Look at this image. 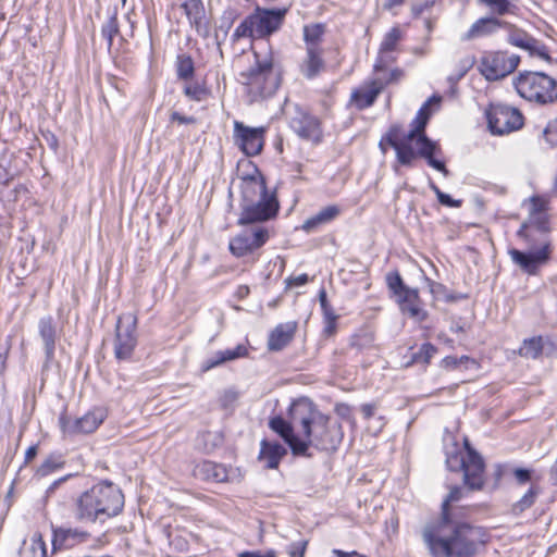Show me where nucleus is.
Instances as JSON below:
<instances>
[{
  "label": "nucleus",
  "mask_w": 557,
  "mask_h": 557,
  "mask_svg": "<svg viewBox=\"0 0 557 557\" xmlns=\"http://www.w3.org/2000/svg\"><path fill=\"white\" fill-rule=\"evenodd\" d=\"M104 419V410L97 408L75 420L63 414L60 417L59 422L64 434L74 435L92 433Z\"/></svg>",
  "instance_id": "2eb2a0df"
},
{
  "label": "nucleus",
  "mask_w": 557,
  "mask_h": 557,
  "mask_svg": "<svg viewBox=\"0 0 557 557\" xmlns=\"http://www.w3.org/2000/svg\"><path fill=\"white\" fill-rule=\"evenodd\" d=\"M549 232L547 213L529 214L528 219L521 224L517 236L525 242L528 250L521 251L511 248L508 250V255L522 272L536 275L541 267L549 261L552 255Z\"/></svg>",
  "instance_id": "7ed1b4c3"
},
{
  "label": "nucleus",
  "mask_w": 557,
  "mask_h": 557,
  "mask_svg": "<svg viewBox=\"0 0 557 557\" xmlns=\"http://www.w3.org/2000/svg\"><path fill=\"white\" fill-rule=\"evenodd\" d=\"M332 557H362V556L360 554H358L357 552L346 553V552H343L339 549H333Z\"/></svg>",
  "instance_id": "69168bd1"
},
{
  "label": "nucleus",
  "mask_w": 557,
  "mask_h": 557,
  "mask_svg": "<svg viewBox=\"0 0 557 557\" xmlns=\"http://www.w3.org/2000/svg\"><path fill=\"white\" fill-rule=\"evenodd\" d=\"M429 282V288H430V292L434 295V296H445L446 300L447 301H451L454 300V298L451 296H448L446 295V287L441 284V283H436L434 281H431V280H428Z\"/></svg>",
  "instance_id": "864d4df0"
},
{
  "label": "nucleus",
  "mask_w": 557,
  "mask_h": 557,
  "mask_svg": "<svg viewBox=\"0 0 557 557\" xmlns=\"http://www.w3.org/2000/svg\"><path fill=\"white\" fill-rule=\"evenodd\" d=\"M515 476L519 484H524L531 479V472L527 469L518 468L515 470Z\"/></svg>",
  "instance_id": "13d9d810"
},
{
  "label": "nucleus",
  "mask_w": 557,
  "mask_h": 557,
  "mask_svg": "<svg viewBox=\"0 0 557 557\" xmlns=\"http://www.w3.org/2000/svg\"><path fill=\"white\" fill-rule=\"evenodd\" d=\"M184 94L191 100L200 101L206 95V90L199 84H187L184 87Z\"/></svg>",
  "instance_id": "09e8293b"
},
{
  "label": "nucleus",
  "mask_w": 557,
  "mask_h": 557,
  "mask_svg": "<svg viewBox=\"0 0 557 557\" xmlns=\"http://www.w3.org/2000/svg\"><path fill=\"white\" fill-rule=\"evenodd\" d=\"M467 461L463 467V482L470 490H481L484 485V461L483 458L465 441Z\"/></svg>",
  "instance_id": "a211bd4d"
},
{
  "label": "nucleus",
  "mask_w": 557,
  "mask_h": 557,
  "mask_svg": "<svg viewBox=\"0 0 557 557\" xmlns=\"http://www.w3.org/2000/svg\"><path fill=\"white\" fill-rule=\"evenodd\" d=\"M467 461V454L463 455L461 451L447 453L446 466L451 471L463 470Z\"/></svg>",
  "instance_id": "a18cd8bd"
},
{
  "label": "nucleus",
  "mask_w": 557,
  "mask_h": 557,
  "mask_svg": "<svg viewBox=\"0 0 557 557\" xmlns=\"http://www.w3.org/2000/svg\"><path fill=\"white\" fill-rule=\"evenodd\" d=\"M269 428L276 433L290 448L295 456H307V444L301 442L299 435L300 425H295L293 420L286 421L281 416L270 419Z\"/></svg>",
  "instance_id": "4468645a"
},
{
  "label": "nucleus",
  "mask_w": 557,
  "mask_h": 557,
  "mask_svg": "<svg viewBox=\"0 0 557 557\" xmlns=\"http://www.w3.org/2000/svg\"><path fill=\"white\" fill-rule=\"evenodd\" d=\"M289 418L295 425H300L299 435L301 442L307 444V450L310 446L321 450L336 449L343 440L341 423H331L330 417L308 399L294 401Z\"/></svg>",
  "instance_id": "20e7f679"
},
{
  "label": "nucleus",
  "mask_w": 557,
  "mask_h": 557,
  "mask_svg": "<svg viewBox=\"0 0 557 557\" xmlns=\"http://www.w3.org/2000/svg\"><path fill=\"white\" fill-rule=\"evenodd\" d=\"M20 557H47L46 544L40 534L35 533L29 542H24Z\"/></svg>",
  "instance_id": "f704fd0d"
},
{
  "label": "nucleus",
  "mask_w": 557,
  "mask_h": 557,
  "mask_svg": "<svg viewBox=\"0 0 557 557\" xmlns=\"http://www.w3.org/2000/svg\"><path fill=\"white\" fill-rule=\"evenodd\" d=\"M547 345H554L549 337L544 338L542 336H534L527 338L519 348V355L521 357L536 359L541 356Z\"/></svg>",
  "instance_id": "2f4dec72"
},
{
  "label": "nucleus",
  "mask_w": 557,
  "mask_h": 557,
  "mask_svg": "<svg viewBox=\"0 0 557 557\" xmlns=\"http://www.w3.org/2000/svg\"><path fill=\"white\" fill-rule=\"evenodd\" d=\"M309 281V276L304 273V274H299L297 276H294V277H289L287 278V284L289 286H302L305 284H307Z\"/></svg>",
  "instance_id": "bf43d9fd"
},
{
  "label": "nucleus",
  "mask_w": 557,
  "mask_h": 557,
  "mask_svg": "<svg viewBox=\"0 0 557 557\" xmlns=\"http://www.w3.org/2000/svg\"><path fill=\"white\" fill-rule=\"evenodd\" d=\"M124 495L111 482H101L83 492L74 502V516L81 522L104 521L119 515Z\"/></svg>",
  "instance_id": "39448f33"
},
{
  "label": "nucleus",
  "mask_w": 557,
  "mask_h": 557,
  "mask_svg": "<svg viewBox=\"0 0 557 557\" xmlns=\"http://www.w3.org/2000/svg\"><path fill=\"white\" fill-rule=\"evenodd\" d=\"M438 201H440V203H442L444 206L453 207V208H458L461 206V200H455L449 195H447L445 193L443 195H440Z\"/></svg>",
  "instance_id": "052dcab7"
},
{
  "label": "nucleus",
  "mask_w": 557,
  "mask_h": 557,
  "mask_svg": "<svg viewBox=\"0 0 557 557\" xmlns=\"http://www.w3.org/2000/svg\"><path fill=\"white\" fill-rule=\"evenodd\" d=\"M64 465V461L61 457L50 456L48 457L38 468L37 474L40 476H46L58 469H61Z\"/></svg>",
  "instance_id": "37998d69"
},
{
  "label": "nucleus",
  "mask_w": 557,
  "mask_h": 557,
  "mask_svg": "<svg viewBox=\"0 0 557 557\" xmlns=\"http://www.w3.org/2000/svg\"><path fill=\"white\" fill-rule=\"evenodd\" d=\"M287 449L278 442L262 440L260 443L259 460L265 462L268 469H276Z\"/></svg>",
  "instance_id": "a878e982"
},
{
  "label": "nucleus",
  "mask_w": 557,
  "mask_h": 557,
  "mask_svg": "<svg viewBox=\"0 0 557 557\" xmlns=\"http://www.w3.org/2000/svg\"><path fill=\"white\" fill-rule=\"evenodd\" d=\"M264 127H249L242 122L234 123V141L246 156H257L264 144Z\"/></svg>",
  "instance_id": "ddd939ff"
},
{
  "label": "nucleus",
  "mask_w": 557,
  "mask_h": 557,
  "mask_svg": "<svg viewBox=\"0 0 557 557\" xmlns=\"http://www.w3.org/2000/svg\"><path fill=\"white\" fill-rule=\"evenodd\" d=\"M386 283L388 288L393 292L396 297H399L405 290L410 289L403 282V278L398 272H392L386 275Z\"/></svg>",
  "instance_id": "79ce46f5"
},
{
  "label": "nucleus",
  "mask_w": 557,
  "mask_h": 557,
  "mask_svg": "<svg viewBox=\"0 0 557 557\" xmlns=\"http://www.w3.org/2000/svg\"><path fill=\"white\" fill-rule=\"evenodd\" d=\"M404 76V71L400 69H394L388 73V79H383L385 82V86L392 83H397Z\"/></svg>",
  "instance_id": "680f3d73"
},
{
  "label": "nucleus",
  "mask_w": 557,
  "mask_h": 557,
  "mask_svg": "<svg viewBox=\"0 0 557 557\" xmlns=\"http://www.w3.org/2000/svg\"><path fill=\"white\" fill-rule=\"evenodd\" d=\"M475 58L472 55H468L459 61V71L456 75V79H460L466 75V73L474 65Z\"/></svg>",
  "instance_id": "3c124183"
},
{
  "label": "nucleus",
  "mask_w": 557,
  "mask_h": 557,
  "mask_svg": "<svg viewBox=\"0 0 557 557\" xmlns=\"http://www.w3.org/2000/svg\"><path fill=\"white\" fill-rule=\"evenodd\" d=\"M138 317L134 312H125L117 317L113 352L117 361H129L138 343Z\"/></svg>",
  "instance_id": "1a4fd4ad"
},
{
  "label": "nucleus",
  "mask_w": 557,
  "mask_h": 557,
  "mask_svg": "<svg viewBox=\"0 0 557 557\" xmlns=\"http://www.w3.org/2000/svg\"><path fill=\"white\" fill-rule=\"evenodd\" d=\"M39 335L44 342L46 361L49 362L54 357L57 331L52 317H44L38 322Z\"/></svg>",
  "instance_id": "bb28decb"
},
{
  "label": "nucleus",
  "mask_w": 557,
  "mask_h": 557,
  "mask_svg": "<svg viewBox=\"0 0 557 557\" xmlns=\"http://www.w3.org/2000/svg\"><path fill=\"white\" fill-rule=\"evenodd\" d=\"M550 478L554 481V483L557 485V457L553 466L550 467Z\"/></svg>",
  "instance_id": "774afa93"
},
{
  "label": "nucleus",
  "mask_w": 557,
  "mask_h": 557,
  "mask_svg": "<svg viewBox=\"0 0 557 557\" xmlns=\"http://www.w3.org/2000/svg\"><path fill=\"white\" fill-rule=\"evenodd\" d=\"M440 97L430 98L418 111L409 132L404 133L398 124L392 125L387 131V139L396 151L397 162L401 165L412 166L417 158H423L431 168L447 176L448 170L444 162L436 159L441 148L425 135V126L431 115L429 107L432 102L440 103Z\"/></svg>",
  "instance_id": "f257e3e1"
},
{
  "label": "nucleus",
  "mask_w": 557,
  "mask_h": 557,
  "mask_svg": "<svg viewBox=\"0 0 557 557\" xmlns=\"http://www.w3.org/2000/svg\"><path fill=\"white\" fill-rule=\"evenodd\" d=\"M323 52V50H306V55L299 65V71L305 78L313 79L325 70Z\"/></svg>",
  "instance_id": "393cba45"
},
{
  "label": "nucleus",
  "mask_w": 557,
  "mask_h": 557,
  "mask_svg": "<svg viewBox=\"0 0 557 557\" xmlns=\"http://www.w3.org/2000/svg\"><path fill=\"white\" fill-rule=\"evenodd\" d=\"M400 311L417 322H423L428 318V311L424 309L422 300L417 288L405 290L397 297Z\"/></svg>",
  "instance_id": "aec40b11"
},
{
  "label": "nucleus",
  "mask_w": 557,
  "mask_h": 557,
  "mask_svg": "<svg viewBox=\"0 0 557 557\" xmlns=\"http://www.w3.org/2000/svg\"><path fill=\"white\" fill-rule=\"evenodd\" d=\"M336 412L342 418L348 419L350 416V408L346 405H338L336 406Z\"/></svg>",
  "instance_id": "338daca9"
},
{
  "label": "nucleus",
  "mask_w": 557,
  "mask_h": 557,
  "mask_svg": "<svg viewBox=\"0 0 557 557\" xmlns=\"http://www.w3.org/2000/svg\"><path fill=\"white\" fill-rule=\"evenodd\" d=\"M475 364V361L468 356H461L460 358L455 356H447L442 360V364L446 369H456L460 366L468 368V364Z\"/></svg>",
  "instance_id": "de8ad7c7"
},
{
  "label": "nucleus",
  "mask_w": 557,
  "mask_h": 557,
  "mask_svg": "<svg viewBox=\"0 0 557 557\" xmlns=\"http://www.w3.org/2000/svg\"><path fill=\"white\" fill-rule=\"evenodd\" d=\"M403 39V32L398 26L391 28L380 45V53L384 54L396 49L397 44Z\"/></svg>",
  "instance_id": "e433bc0d"
},
{
  "label": "nucleus",
  "mask_w": 557,
  "mask_h": 557,
  "mask_svg": "<svg viewBox=\"0 0 557 557\" xmlns=\"http://www.w3.org/2000/svg\"><path fill=\"white\" fill-rule=\"evenodd\" d=\"M194 473L205 481L222 483L230 480V472L225 466L209 460L198 463L194 469Z\"/></svg>",
  "instance_id": "b1692460"
},
{
  "label": "nucleus",
  "mask_w": 557,
  "mask_h": 557,
  "mask_svg": "<svg viewBox=\"0 0 557 557\" xmlns=\"http://www.w3.org/2000/svg\"><path fill=\"white\" fill-rule=\"evenodd\" d=\"M234 37L244 38V37H257V33L255 29V24L251 17V14L247 16L235 29Z\"/></svg>",
  "instance_id": "c03bdc74"
},
{
  "label": "nucleus",
  "mask_w": 557,
  "mask_h": 557,
  "mask_svg": "<svg viewBox=\"0 0 557 557\" xmlns=\"http://www.w3.org/2000/svg\"><path fill=\"white\" fill-rule=\"evenodd\" d=\"M171 121L177 122L180 124H194L196 122V119L193 116L182 115L181 113L175 111L171 114Z\"/></svg>",
  "instance_id": "4d7b16f0"
},
{
  "label": "nucleus",
  "mask_w": 557,
  "mask_h": 557,
  "mask_svg": "<svg viewBox=\"0 0 557 557\" xmlns=\"http://www.w3.org/2000/svg\"><path fill=\"white\" fill-rule=\"evenodd\" d=\"M375 411V406L372 404H364L361 406V412L366 419H370L373 417Z\"/></svg>",
  "instance_id": "0e129e2a"
},
{
  "label": "nucleus",
  "mask_w": 557,
  "mask_h": 557,
  "mask_svg": "<svg viewBox=\"0 0 557 557\" xmlns=\"http://www.w3.org/2000/svg\"><path fill=\"white\" fill-rule=\"evenodd\" d=\"M182 8L185 11L189 22L198 32L201 30L205 21V8L201 0H186Z\"/></svg>",
  "instance_id": "72a5a7b5"
},
{
  "label": "nucleus",
  "mask_w": 557,
  "mask_h": 557,
  "mask_svg": "<svg viewBox=\"0 0 557 557\" xmlns=\"http://www.w3.org/2000/svg\"><path fill=\"white\" fill-rule=\"evenodd\" d=\"M237 557H276V552L274 549L268 550H246L238 554Z\"/></svg>",
  "instance_id": "5fc2aeb1"
},
{
  "label": "nucleus",
  "mask_w": 557,
  "mask_h": 557,
  "mask_svg": "<svg viewBox=\"0 0 557 557\" xmlns=\"http://www.w3.org/2000/svg\"><path fill=\"white\" fill-rule=\"evenodd\" d=\"M486 116L491 132L496 135L509 134L523 125L521 112L502 103L492 104Z\"/></svg>",
  "instance_id": "9d476101"
},
{
  "label": "nucleus",
  "mask_w": 557,
  "mask_h": 557,
  "mask_svg": "<svg viewBox=\"0 0 557 557\" xmlns=\"http://www.w3.org/2000/svg\"><path fill=\"white\" fill-rule=\"evenodd\" d=\"M286 9H260L251 14L257 37H267L276 32L285 17Z\"/></svg>",
  "instance_id": "f3484780"
},
{
  "label": "nucleus",
  "mask_w": 557,
  "mask_h": 557,
  "mask_svg": "<svg viewBox=\"0 0 557 557\" xmlns=\"http://www.w3.org/2000/svg\"><path fill=\"white\" fill-rule=\"evenodd\" d=\"M529 202V214L547 213L549 199L546 196H532Z\"/></svg>",
  "instance_id": "49530a36"
},
{
  "label": "nucleus",
  "mask_w": 557,
  "mask_h": 557,
  "mask_svg": "<svg viewBox=\"0 0 557 557\" xmlns=\"http://www.w3.org/2000/svg\"><path fill=\"white\" fill-rule=\"evenodd\" d=\"M508 34V41L512 46L527 50L531 55H536L545 61H549L547 47L540 40L533 38L522 29L516 28L511 25Z\"/></svg>",
  "instance_id": "6ab92c4d"
},
{
  "label": "nucleus",
  "mask_w": 557,
  "mask_h": 557,
  "mask_svg": "<svg viewBox=\"0 0 557 557\" xmlns=\"http://www.w3.org/2000/svg\"><path fill=\"white\" fill-rule=\"evenodd\" d=\"M544 136L549 144L557 145V125L549 123L544 129Z\"/></svg>",
  "instance_id": "6e6d98bb"
},
{
  "label": "nucleus",
  "mask_w": 557,
  "mask_h": 557,
  "mask_svg": "<svg viewBox=\"0 0 557 557\" xmlns=\"http://www.w3.org/2000/svg\"><path fill=\"white\" fill-rule=\"evenodd\" d=\"M289 125L300 138L314 144L321 141L322 131L320 122L315 116L297 109L295 114L290 117Z\"/></svg>",
  "instance_id": "dca6fc26"
},
{
  "label": "nucleus",
  "mask_w": 557,
  "mask_h": 557,
  "mask_svg": "<svg viewBox=\"0 0 557 557\" xmlns=\"http://www.w3.org/2000/svg\"><path fill=\"white\" fill-rule=\"evenodd\" d=\"M177 76L182 79H188L194 75V61L189 55H178L176 64Z\"/></svg>",
  "instance_id": "58836bf2"
},
{
  "label": "nucleus",
  "mask_w": 557,
  "mask_h": 557,
  "mask_svg": "<svg viewBox=\"0 0 557 557\" xmlns=\"http://www.w3.org/2000/svg\"><path fill=\"white\" fill-rule=\"evenodd\" d=\"M239 225L260 224L276 216L280 203L274 191H269L264 178L257 173L242 183Z\"/></svg>",
  "instance_id": "423d86ee"
},
{
  "label": "nucleus",
  "mask_w": 557,
  "mask_h": 557,
  "mask_svg": "<svg viewBox=\"0 0 557 557\" xmlns=\"http://www.w3.org/2000/svg\"><path fill=\"white\" fill-rule=\"evenodd\" d=\"M90 540V534L87 531L72 528H59L53 530L52 544L53 548L70 549L76 545L86 543Z\"/></svg>",
  "instance_id": "4be33fe9"
},
{
  "label": "nucleus",
  "mask_w": 557,
  "mask_h": 557,
  "mask_svg": "<svg viewBox=\"0 0 557 557\" xmlns=\"http://www.w3.org/2000/svg\"><path fill=\"white\" fill-rule=\"evenodd\" d=\"M486 534L463 518L440 519L423 530V540L434 557H473L485 544Z\"/></svg>",
  "instance_id": "f03ea898"
},
{
  "label": "nucleus",
  "mask_w": 557,
  "mask_h": 557,
  "mask_svg": "<svg viewBox=\"0 0 557 557\" xmlns=\"http://www.w3.org/2000/svg\"><path fill=\"white\" fill-rule=\"evenodd\" d=\"M513 85L517 92L529 101L547 104L557 100V82L543 72L520 73Z\"/></svg>",
  "instance_id": "6e6552de"
},
{
  "label": "nucleus",
  "mask_w": 557,
  "mask_h": 557,
  "mask_svg": "<svg viewBox=\"0 0 557 557\" xmlns=\"http://www.w3.org/2000/svg\"><path fill=\"white\" fill-rule=\"evenodd\" d=\"M304 41L306 50H323L321 44L325 34V25L322 23H313L304 26Z\"/></svg>",
  "instance_id": "473e14b6"
},
{
  "label": "nucleus",
  "mask_w": 557,
  "mask_h": 557,
  "mask_svg": "<svg viewBox=\"0 0 557 557\" xmlns=\"http://www.w3.org/2000/svg\"><path fill=\"white\" fill-rule=\"evenodd\" d=\"M341 213V209L338 206L332 205L321 209L317 214L307 219L302 225L301 230L306 233H313L319 230L322 225H325L333 220H335Z\"/></svg>",
  "instance_id": "cd10ccee"
},
{
  "label": "nucleus",
  "mask_w": 557,
  "mask_h": 557,
  "mask_svg": "<svg viewBox=\"0 0 557 557\" xmlns=\"http://www.w3.org/2000/svg\"><path fill=\"white\" fill-rule=\"evenodd\" d=\"M539 495V490L534 486H531L528 492L517 502L512 505L511 511L515 515L522 513L525 509L530 508L536 497Z\"/></svg>",
  "instance_id": "4c0bfd02"
},
{
  "label": "nucleus",
  "mask_w": 557,
  "mask_h": 557,
  "mask_svg": "<svg viewBox=\"0 0 557 557\" xmlns=\"http://www.w3.org/2000/svg\"><path fill=\"white\" fill-rule=\"evenodd\" d=\"M480 4L485 5L496 15L515 14L517 5L512 0H478Z\"/></svg>",
  "instance_id": "c9c22d12"
},
{
  "label": "nucleus",
  "mask_w": 557,
  "mask_h": 557,
  "mask_svg": "<svg viewBox=\"0 0 557 557\" xmlns=\"http://www.w3.org/2000/svg\"><path fill=\"white\" fill-rule=\"evenodd\" d=\"M306 548L307 541L295 542L288 546L287 553L290 557H304Z\"/></svg>",
  "instance_id": "603ef678"
},
{
  "label": "nucleus",
  "mask_w": 557,
  "mask_h": 557,
  "mask_svg": "<svg viewBox=\"0 0 557 557\" xmlns=\"http://www.w3.org/2000/svg\"><path fill=\"white\" fill-rule=\"evenodd\" d=\"M436 347L431 343H424L418 352L412 354L410 363H425L428 364L432 357L436 354Z\"/></svg>",
  "instance_id": "a19ab883"
},
{
  "label": "nucleus",
  "mask_w": 557,
  "mask_h": 557,
  "mask_svg": "<svg viewBox=\"0 0 557 557\" xmlns=\"http://www.w3.org/2000/svg\"><path fill=\"white\" fill-rule=\"evenodd\" d=\"M337 319H338V315L333 317V319H331V318L324 319V321H325L324 332L326 334L332 335L335 332Z\"/></svg>",
  "instance_id": "e2e57ef3"
},
{
  "label": "nucleus",
  "mask_w": 557,
  "mask_h": 557,
  "mask_svg": "<svg viewBox=\"0 0 557 557\" xmlns=\"http://www.w3.org/2000/svg\"><path fill=\"white\" fill-rule=\"evenodd\" d=\"M119 33V24L116 12H114L109 20L103 24L101 28V35L106 38L108 48L110 49L113 42L114 36Z\"/></svg>",
  "instance_id": "ea45409f"
},
{
  "label": "nucleus",
  "mask_w": 557,
  "mask_h": 557,
  "mask_svg": "<svg viewBox=\"0 0 557 557\" xmlns=\"http://www.w3.org/2000/svg\"><path fill=\"white\" fill-rule=\"evenodd\" d=\"M508 23L494 16L481 17L461 36V41H471L480 37L488 36L498 28L507 26Z\"/></svg>",
  "instance_id": "5701e85b"
},
{
  "label": "nucleus",
  "mask_w": 557,
  "mask_h": 557,
  "mask_svg": "<svg viewBox=\"0 0 557 557\" xmlns=\"http://www.w3.org/2000/svg\"><path fill=\"white\" fill-rule=\"evenodd\" d=\"M319 301H320V306H321L324 319H326V318L333 319V317L337 315L335 313L334 309L332 308V306L327 301V296H326V292L324 288H322L319 292Z\"/></svg>",
  "instance_id": "8fccbe9b"
},
{
  "label": "nucleus",
  "mask_w": 557,
  "mask_h": 557,
  "mask_svg": "<svg viewBox=\"0 0 557 557\" xmlns=\"http://www.w3.org/2000/svg\"><path fill=\"white\" fill-rule=\"evenodd\" d=\"M230 242V250L236 257H244L262 247L270 238L269 227L249 224Z\"/></svg>",
  "instance_id": "9b49d317"
},
{
  "label": "nucleus",
  "mask_w": 557,
  "mask_h": 557,
  "mask_svg": "<svg viewBox=\"0 0 557 557\" xmlns=\"http://www.w3.org/2000/svg\"><path fill=\"white\" fill-rule=\"evenodd\" d=\"M295 331L294 322L278 324L269 336L268 348L273 351L281 350L293 339Z\"/></svg>",
  "instance_id": "c85d7f7f"
},
{
  "label": "nucleus",
  "mask_w": 557,
  "mask_h": 557,
  "mask_svg": "<svg viewBox=\"0 0 557 557\" xmlns=\"http://www.w3.org/2000/svg\"><path fill=\"white\" fill-rule=\"evenodd\" d=\"M519 57L506 52H486L480 60L479 70L488 81H497L512 73L518 64Z\"/></svg>",
  "instance_id": "f8f14e48"
},
{
  "label": "nucleus",
  "mask_w": 557,
  "mask_h": 557,
  "mask_svg": "<svg viewBox=\"0 0 557 557\" xmlns=\"http://www.w3.org/2000/svg\"><path fill=\"white\" fill-rule=\"evenodd\" d=\"M462 497V490L459 486L451 487L447 497L443 500L442 512L440 519L466 518L469 508L458 507L453 503L458 502Z\"/></svg>",
  "instance_id": "c756f323"
},
{
  "label": "nucleus",
  "mask_w": 557,
  "mask_h": 557,
  "mask_svg": "<svg viewBox=\"0 0 557 557\" xmlns=\"http://www.w3.org/2000/svg\"><path fill=\"white\" fill-rule=\"evenodd\" d=\"M384 87L382 78H373L351 92L350 102L359 110L366 109L374 103Z\"/></svg>",
  "instance_id": "412c9836"
},
{
  "label": "nucleus",
  "mask_w": 557,
  "mask_h": 557,
  "mask_svg": "<svg viewBox=\"0 0 557 557\" xmlns=\"http://www.w3.org/2000/svg\"><path fill=\"white\" fill-rule=\"evenodd\" d=\"M255 63L240 73V82L247 87L252 98H264L273 95L278 88V77L273 69V60L269 55L261 57L253 52Z\"/></svg>",
  "instance_id": "0eeeda50"
},
{
  "label": "nucleus",
  "mask_w": 557,
  "mask_h": 557,
  "mask_svg": "<svg viewBox=\"0 0 557 557\" xmlns=\"http://www.w3.org/2000/svg\"><path fill=\"white\" fill-rule=\"evenodd\" d=\"M248 349L245 345L239 344L233 349H225L216 351L211 358L207 359L203 364V370L208 371L215 367L223 364L224 362L232 361L238 358L246 357Z\"/></svg>",
  "instance_id": "7c9ffc66"
}]
</instances>
